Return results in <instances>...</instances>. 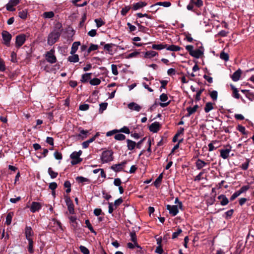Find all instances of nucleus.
<instances>
[{"label":"nucleus","mask_w":254,"mask_h":254,"mask_svg":"<svg viewBox=\"0 0 254 254\" xmlns=\"http://www.w3.org/2000/svg\"><path fill=\"white\" fill-rule=\"evenodd\" d=\"M60 35V32L57 30H55L51 32L48 37V44L49 45L55 44L59 39Z\"/></svg>","instance_id":"f257e3e1"},{"label":"nucleus","mask_w":254,"mask_h":254,"mask_svg":"<svg viewBox=\"0 0 254 254\" xmlns=\"http://www.w3.org/2000/svg\"><path fill=\"white\" fill-rule=\"evenodd\" d=\"M113 152L112 150L104 151L101 155V159L103 163H106L113 160Z\"/></svg>","instance_id":"f03ea898"},{"label":"nucleus","mask_w":254,"mask_h":254,"mask_svg":"<svg viewBox=\"0 0 254 254\" xmlns=\"http://www.w3.org/2000/svg\"><path fill=\"white\" fill-rule=\"evenodd\" d=\"M81 153L82 151L79 150L78 152L74 151L70 154V157L72 159L71 162L72 165H76L82 161V159L80 158Z\"/></svg>","instance_id":"7ed1b4c3"},{"label":"nucleus","mask_w":254,"mask_h":254,"mask_svg":"<svg viewBox=\"0 0 254 254\" xmlns=\"http://www.w3.org/2000/svg\"><path fill=\"white\" fill-rule=\"evenodd\" d=\"M55 50L51 49L47 52L45 55L46 59L47 61L50 64H54L57 62V58L54 55Z\"/></svg>","instance_id":"20e7f679"},{"label":"nucleus","mask_w":254,"mask_h":254,"mask_svg":"<svg viewBox=\"0 0 254 254\" xmlns=\"http://www.w3.org/2000/svg\"><path fill=\"white\" fill-rule=\"evenodd\" d=\"M127 160H124V161L122 162L121 163L113 165L111 167V168L114 172H119L124 170V168L126 164H127Z\"/></svg>","instance_id":"39448f33"},{"label":"nucleus","mask_w":254,"mask_h":254,"mask_svg":"<svg viewBox=\"0 0 254 254\" xmlns=\"http://www.w3.org/2000/svg\"><path fill=\"white\" fill-rule=\"evenodd\" d=\"M26 41V35L21 34L16 36L15 38V46L17 48L20 47Z\"/></svg>","instance_id":"423d86ee"},{"label":"nucleus","mask_w":254,"mask_h":254,"mask_svg":"<svg viewBox=\"0 0 254 254\" xmlns=\"http://www.w3.org/2000/svg\"><path fill=\"white\" fill-rule=\"evenodd\" d=\"M2 37L4 41L3 43L7 46H9L12 37L11 35L8 32L3 31L2 32Z\"/></svg>","instance_id":"0eeeda50"},{"label":"nucleus","mask_w":254,"mask_h":254,"mask_svg":"<svg viewBox=\"0 0 254 254\" xmlns=\"http://www.w3.org/2000/svg\"><path fill=\"white\" fill-rule=\"evenodd\" d=\"M166 208L169 211V213L173 216H176L179 212L178 206L177 205L168 204L166 206Z\"/></svg>","instance_id":"6e6552de"},{"label":"nucleus","mask_w":254,"mask_h":254,"mask_svg":"<svg viewBox=\"0 0 254 254\" xmlns=\"http://www.w3.org/2000/svg\"><path fill=\"white\" fill-rule=\"evenodd\" d=\"M168 99V96L166 94L162 93L160 96V100L162 102L160 103V106L161 107H165L170 104V101L166 102Z\"/></svg>","instance_id":"1a4fd4ad"},{"label":"nucleus","mask_w":254,"mask_h":254,"mask_svg":"<svg viewBox=\"0 0 254 254\" xmlns=\"http://www.w3.org/2000/svg\"><path fill=\"white\" fill-rule=\"evenodd\" d=\"M128 108L131 111L139 112L142 107L135 102H131L127 104Z\"/></svg>","instance_id":"9d476101"},{"label":"nucleus","mask_w":254,"mask_h":254,"mask_svg":"<svg viewBox=\"0 0 254 254\" xmlns=\"http://www.w3.org/2000/svg\"><path fill=\"white\" fill-rule=\"evenodd\" d=\"M160 126L161 125L159 122H154L149 126V130L154 133L157 132L160 129Z\"/></svg>","instance_id":"9b49d317"},{"label":"nucleus","mask_w":254,"mask_h":254,"mask_svg":"<svg viewBox=\"0 0 254 254\" xmlns=\"http://www.w3.org/2000/svg\"><path fill=\"white\" fill-rule=\"evenodd\" d=\"M147 5V3L145 1H139L132 4V8L134 10H137L140 9Z\"/></svg>","instance_id":"f8f14e48"},{"label":"nucleus","mask_w":254,"mask_h":254,"mask_svg":"<svg viewBox=\"0 0 254 254\" xmlns=\"http://www.w3.org/2000/svg\"><path fill=\"white\" fill-rule=\"evenodd\" d=\"M41 208V205L40 203L37 202H32L31 207H30V211L34 213L36 211H39Z\"/></svg>","instance_id":"ddd939ff"},{"label":"nucleus","mask_w":254,"mask_h":254,"mask_svg":"<svg viewBox=\"0 0 254 254\" xmlns=\"http://www.w3.org/2000/svg\"><path fill=\"white\" fill-rule=\"evenodd\" d=\"M242 71L241 69L239 68L231 76L232 79L234 81H237L240 79Z\"/></svg>","instance_id":"4468645a"},{"label":"nucleus","mask_w":254,"mask_h":254,"mask_svg":"<svg viewBox=\"0 0 254 254\" xmlns=\"http://www.w3.org/2000/svg\"><path fill=\"white\" fill-rule=\"evenodd\" d=\"M25 234L27 240L32 239L31 237L33 235V232L31 227L26 226L25 227Z\"/></svg>","instance_id":"2eb2a0df"},{"label":"nucleus","mask_w":254,"mask_h":254,"mask_svg":"<svg viewBox=\"0 0 254 254\" xmlns=\"http://www.w3.org/2000/svg\"><path fill=\"white\" fill-rule=\"evenodd\" d=\"M66 205L69 213L73 214L74 213V205L69 199L66 200Z\"/></svg>","instance_id":"dca6fc26"},{"label":"nucleus","mask_w":254,"mask_h":254,"mask_svg":"<svg viewBox=\"0 0 254 254\" xmlns=\"http://www.w3.org/2000/svg\"><path fill=\"white\" fill-rule=\"evenodd\" d=\"M91 73H86L82 75L80 81L82 83H86L91 79Z\"/></svg>","instance_id":"f3484780"},{"label":"nucleus","mask_w":254,"mask_h":254,"mask_svg":"<svg viewBox=\"0 0 254 254\" xmlns=\"http://www.w3.org/2000/svg\"><path fill=\"white\" fill-rule=\"evenodd\" d=\"M80 45V43L79 42H74L72 45L71 51L70 52V54L71 55H73L77 51L78 46Z\"/></svg>","instance_id":"a211bd4d"},{"label":"nucleus","mask_w":254,"mask_h":254,"mask_svg":"<svg viewBox=\"0 0 254 254\" xmlns=\"http://www.w3.org/2000/svg\"><path fill=\"white\" fill-rule=\"evenodd\" d=\"M198 106L197 105H195L193 107H188L187 108V110L188 111V114L186 115L187 117H190L191 115L195 113Z\"/></svg>","instance_id":"6ab92c4d"},{"label":"nucleus","mask_w":254,"mask_h":254,"mask_svg":"<svg viewBox=\"0 0 254 254\" xmlns=\"http://www.w3.org/2000/svg\"><path fill=\"white\" fill-rule=\"evenodd\" d=\"M203 52L201 51V50L199 49H196L195 50H193L190 55L196 59H198L201 56Z\"/></svg>","instance_id":"aec40b11"},{"label":"nucleus","mask_w":254,"mask_h":254,"mask_svg":"<svg viewBox=\"0 0 254 254\" xmlns=\"http://www.w3.org/2000/svg\"><path fill=\"white\" fill-rule=\"evenodd\" d=\"M127 148L129 150H133L136 146L135 142H134L131 140L128 139L127 140Z\"/></svg>","instance_id":"412c9836"},{"label":"nucleus","mask_w":254,"mask_h":254,"mask_svg":"<svg viewBox=\"0 0 254 254\" xmlns=\"http://www.w3.org/2000/svg\"><path fill=\"white\" fill-rule=\"evenodd\" d=\"M115 46V44L111 43V44H106L104 45V49L106 51H108L109 54L110 55L113 54V50L112 48Z\"/></svg>","instance_id":"4be33fe9"},{"label":"nucleus","mask_w":254,"mask_h":254,"mask_svg":"<svg viewBox=\"0 0 254 254\" xmlns=\"http://www.w3.org/2000/svg\"><path fill=\"white\" fill-rule=\"evenodd\" d=\"M195 164L197 169L199 170L201 169L207 165V163L200 159H198Z\"/></svg>","instance_id":"5701e85b"},{"label":"nucleus","mask_w":254,"mask_h":254,"mask_svg":"<svg viewBox=\"0 0 254 254\" xmlns=\"http://www.w3.org/2000/svg\"><path fill=\"white\" fill-rule=\"evenodd\" d=\"M79 57L77 55L73 54L68 57V61L71 63H76L79 61Z\"/></svg>","instance_id":"b1692460"},{"label":"nucleus","mask_w":254,"mask_h":254,"mask_svg":"<svg viewBox=\"0 0 254 254\" xmlns=\"http://www.w3.org/2000/svg\"><path fill=\"white\" fill-rule=\"evenodd\" d=\"M171 3L169 1H162L158 2L152 5V7H154L157 5L163 6L165 7H168L171 5Z\"/></svg>","instance_id":"393cba45"},{"label":"nucleus","mask_w":254,"mask_h":254,"mask_svg":"<svg viewBox=\"0 0 254 254\" xmlns=\"http://www.w3.org/2000/svg\"><path fill=\"white\" fill-rule=\"evenodd\" d=\"M181 47L178 46H176L174 45H171L168 46L167 45V48L166 49L168 51H179L181 50Z\"/></svg>","instance_id":"a878e982"},{"label":"nucleus","mask_w":254,"mask_h":254,"mask_svg":"<svg viewBox=\"0 0 254 254\" xmlns=\"http://www.w3.org/2000/svg\"><path fill=\"white\" fill-rule=\"evenodd\" d=\"M231 88L233 90V96L236 99H239L240 95L238 93V89L232 84L231 85Z\"/></svg>","instance_id":"bb28decb"},{"label":"nucleus","mask_w":254,"mask_h":254,"mask_svg":"<svg viewBox=\"0 0 254 254\" xmlns=\"http://www.w3.org/2000/svg\"><path fill=\"white\" fill-rule=\"evenodd\" d=\"M130 239L131 241L134 243V244L136 245V247L137 248H139V246L138 245L137 243V239H136V236L135 235V233L134 231H132L130 233Z\"/></svg>","instance_id":"cd10ccee"},{"label":"nucleus","mask_w":254,"mask_h":254,"mask_svg":"<svg viewBox=\"0 0 254 254\" xmlns=\"http://www.w3.org/2000/svg\"><path fill=\"white\" fill-rule=\"evenodd\" d=\"M250 186L246 185L243 186L239 190L236 191V192L239 196L242 193L246 192L250 189Z\"/></svg>","instance_id":"c85d7f7f"},{"label":"nucleus","mask_w":254,"mask_h":254,"mask_svg":"<svg viewBox=\"0 0 254 254\" xmlns=\"http://www.w3.org/2000/svg\"><path fill=\"white\" fill-rule=\"evenodd\" d=\"M251 161L250 159L247 158L246 160V162L243 163L240 167L243 170H247L249 166L250 162Z\"/></svg>","instance_id":"c756f323"},{"label":"nucleus","mask_w":254,"mask_h":254,"mask_svg":"<svg viewBox=\"0 0 254 254\" xmlns=\"http://www.w3.org/2000/svg\"><path fill=\"white\" fill-rule=\"evenodd\" d=\"M167 44H153L152 48L155 50H160L163 49H166Z\"/></svg>","instance_id":"7c9ffc66"},{"label":"nucleus","mask_w":254,"mask_h":254,"mask_svg":"<svg viewBox=\"0 0 254 254\" xmlns=\"http://www.w3.org/2000/svg\"><path fill=\"white\" fill-rule=\"evenodd\" d=\"M48 172L52 179L56 178L58 175V173L57 172L54 171L52 168L51 167H49L48 168Z\"/></svg>","instance_id":"2f4dec72"},{"label":"nucleus","mask_w":254,"mask_h":254,"mask_svg":"<svg viewBox=\"0 0 254 254\" xmlns=\"http://www.w3.org/2000/svg\"><path fill=\"white\" fill-rule=\"evenodd\" d=\"M76 180L79 183H85L89 182V180L82 176H78L76 178Z\"/></svg>","instance_id":"473e14b6"},{"label":"nucleus","mask_w":254,"mask_h":254,"mask_svg":"<svg viewBox=\"0 0 254 254\" xmlns=\"http://www.w3.org/2000/svg\"><path fill=\"white\" fill-rule=\"evenodd\" d=\"M157 55V53L154 51H148L145 53V57L149 58H153Z\"/></svg>","instance_id":"72a5a7b5"},{"label":"nucleus","mask_w":254,"mask_h":254,"mask_svg":"<svg viewBox=\"0 0 254 254\" xmlns=\"http://www.w3.org/2000/svg\"><path fill=\"white\" fill-rule=\"evenodd\" d=\"M163 178V175L162 174H161L159 175L158 177L155 180V181L154 182V185L156 187H158L160 186V184L162 181Z\"/></svg>","instance_id":"f704fd0d"},{"label":"nucleus","mask_w":254,"mask_h":254,"mask_svg":"<svg viewBox=\"0 0 254 254\" xmlns=\"http://www.w3.org/2000/svg\"><path fill=\"white\" fill-rule=\"evenodd\" d=\"M131 8L132 7L129 5L126 6L122 8V10L121 11V14L123 16L126 15Z\"/></svg>","instance_id":"c9c22d12"},{"label":"nucleus","mask_w":254,"mask_h":254,"mask_svg":"<svg viewBox=\"0 0 254 254\" xmlns=\"http://www.w3.org/2000/svg\"><path fill=\"white\" fill-rule=\"evenodd\" d=\"M213 108L212 103L211 102H208L205 105L204 111L206 113H208L213 109Z\"/></svg>","instance_id":"e433bc0d"},{"label":"nucleus","mask_w":254,"mask_h":254,"mask_svg":"<svg viewBox=\"0 0 254 254\" xmlns=\"http://www.w3.org/2000/svg\"><path fill=\"white\" fill-rule=\"evenodd\" d=\"M195 6L197 7H200L203 5V1L202 0H190Z\"/></svg>","instance_id":"4c0bfd02"},{"label":"nucleus","mask_w":254,"mask_h":254,"mask_svg":"<svg viewBox=\"0 0 254 254\" xmlns=\"http://www.w3.org/2000/svg\"><path fill=\"white\" fill-rule=\"evenodd\" d=\"M90 84L92 85H98L101 83V80L100 79L97 78H94L92 79H91L89 81Z\"/></svg>","instance_id":"58836bf2"},{"label":"nucleus","mask_w":254,"mask_h":254,"mask_svg":"<svg viewBox=\"0 0 254 254\" xmlns=\"http://www.w3.org/2000/svg\"><path fill=\"white\" fill-rule=\"evenodd\" d=\"M79 130L80 131L79 135L81 136L82 139H84L87 137V134L88 133V130H84L81 128H79Z\"/></svg>","instance_id":"ea45409f"},{"label":"nucleus","mask_w":254,"mask_h":254,"mask_svg":"<svg viewBox=\"0 0 254 254\" xmlns=\"http://www.w3.org/2000/svg\"><path fill=\"white\" fill-rule=\"evenodd\" d=\"M28 252L32 254L34 253V250H33V242L32 239H29V240H28Z\"/></svg>","instance_id":"a19ab883"},{"label":"nucleus","mask_w":254,"mask_h":254,"mask_svg":"<svg viewBox=\"0 0 254 254\" xmlns=\"http://www.w3.org/2000/svg\"><path fill=\"white\" fill-rule=\"evenodd\" d=\"M85 223L86 227H87L89 230L92 232L96 234V232L94 231L92 225L91 224L89 220H86Z\"/></svg>","instance_id":"79ce46f5"},{"label":"nucleus","mask_w":254,"mask_h":254,"mask_svg":"<svg viewBox=\"0 0 254 254\" xmlns=\"http://www.w3.org/2000/svg\"><path fill=\"white\" fill-rule=\"evenodd\" d=\"M95 22L97 28H99L105 24V22H104L101 18L95 19Z\"/></svg>","instance_id":"37998d69"},{"label":"nucleus","mask_w":254,"mask_h":254,"mask_svg":"<svg viewBox=\"0 0 254 254\" xmlns=\"http://www.w3.org/2000/svg\"><path fill=\"white\" fill-rule=\"evenodd\" d=\"M13 214L12 213H9L7 214L6 217L5 223L7 225H10L11 223L12 218Z\"/></svg>","instance_id":"c03bdc74"},{"label":"nucleus","mask_w":254,"mask_h":254,"mask_svg":"<svg viewBox=\"0 0 254 254\" xmlns=\"http://www.w3.org/2000/svg\"><path fill=\"white\" fill-rule=\"evenodd\" d=\"M114 138L117 140H124L126 139V136L123 134H117L115 135Z\"/></svg>","instance_id":"a18cd8bd"},{"label":"nucleus","mask_w":254,"mask_h":254,"mask_svg":"<svg viewBox=\"0 0 254 254\" xmlns=\"http://www.w3.org/2000/svg\"><path fill=\"white\" fill-rule=\"evenodd\" d=\"M230 151V147L229 148L226 147V148H223V159H226L228 157Z\"/></svg>","instance_id":"49530a36"},{"label":"nucleus","mask_w":254,"mask_h":254,"mask_svg":"<svg viewBox=\"0 0 254 254\" xmlns=\"http://www.w3.org/2000/svg\"><path fill=\"white\" fill-rule=\"evenodd\" d=\"M237 128L240 132L242 133L243 134H247V131H246V128H245V127H244L242 125H239L237 127Z\"/></svg>","instance_id":"de8ad7c7"},{"label":"nucleus","mask_w":254,"mask_h":254,"mask_svg":"<svg viewBox=\"0 0 254 254\" xmlns=\"http://www.w3.org/2000/svg\"><path fill=\"white\" fill-rule=\"evenodd\" d=\"M218 93L216 91L213 90L210 93V96L213 101H216L217 98Z\"/></svg>","instance_id":"09e8293b"},{"label":"nucleus","mask_w":254,"mask_h":254,"mask_svg":"<svg viewBox=\"0 0 254 254\" xmlns=\"http://www.w3.org/2000/svg\"><path fill=\"white\" fill-rule=\"evenodd\" d=\"M44 17L46 18H51L54 17V13L53 11L45 12L43 14Z\"/></svg>","instance_id":"8fccbe9b"},{"label":"nucleus","mask_w":254,"mask_h":254,"mask_svg":"<svg viewBox=\"0 0 254 254\" xmlns=\"http://www.w3.org/2000/svg\"><path fill=\"white\" fill-rule=\"evenodd\" d=\"M98 48V46L97 45H95V44H91V45L90 46V47H89V48L87 50V52H88V53H89L92 51H95V50H97Z\"/></svg>","instance_id":"3c124183"},{"label":"nucleus","mask_w":254,"mask_h":254,"mask_svg":"<svg viewBox=\"0 0 254 254\" xmlns=\"http://www.w3.org/2000/svg\"><path fill=\"white\" fill-rule=\"evenodd\" d=\"M108 103H102L100 104V109L99 112L100 113H102L104 110H105L107 107Z\"/></svg>","instance_id":"603ef678"},{"label":"nucleus","mask_w":254,"mask_h":254,"mask_svg":"<svg viewBox=\"0 0 254 254\" xmlns=\"http://www.w3.org/2000/svg\"><path fill=\"white\" fill-rule=\"evenodd\" d=\"M79 249L81 253H82L83 254H89V250L85 246H80L79 247Z\"/></svg>","instance_id":"864d4df0"},{"label":"nucleus","mask_w":254,"mask_h":254,"mask_svg":"<svg viewBox=\"0 0 254 254\" xmlns=\"http://www.w3.org/2000/svg\"><path fill=\"white\" fill-rule=\"evenodd\" d=\"M123 132V133H125L126 134L130 133V131H129V128L126 126L124 127H123L121 128L120 129L118 130V132Z\"/></svg>","instance_id":"5fc2aeb1"},{"label":"nucleus","mask_w":254,"mask_h":254,"mask_svg":"<svg viewBox=\"0 0 254 254\" xmlns=\"http://www.w3.org/2000/svg\"><path fill=\"white\" fill-rule=\"evenodd\" d=\"M19 16L22 19H25L27 17V12L26 10H22L19 12Z\"/></svg>","instance_id":"6e6d98bb"},{"label":"nucleus","mask_w":254,"mask_h":254,"mask_svg":"<svg viewBox=\"0 0 254 254\" xmlns=\"http://www.w3.org/2000/svg\"><path fill=\"white\" fill-rule=\"evenodd\" d=\"M181 229L178 228L176 232H175L172 234V239H174L178 237V236L182 233Z\"/></svg>","instance_id":"4d7b16f0"},{"label":"nucleus","mask_w":254,"mask_h":254,"mask_svg":"<svg viewBox=\"0 0 254 254\" xmlns=\"http://www.w3.org/2000/svg\"><path fill=\"white\" fill-rule=\"evenodd\" d=\"M6 9L7 10L9 11H13L15 10L13 7L9 2L5 5Z\"/></svg>","instance_id":"13d9d810"},{"label":"nucleus","mask_w":254,"mask_h":254,"mask_svg":"<svg viewBox=\"0 0 254 254\" xmlns=\"http://www.w3.org/2000/svg\"><path fill=\"white\" fill-rule=\"evenodd\" d=\"M233 212H234V210L232 209H230V210H228V211H227L226 212H225V214H226L225 218L227 219H230L231 217V216H232Z\"/></svg>","instance_id":"bf43d9fd"},{"label":"nucleus","mask_w":254,"mask_h":254,"mask_svg":"<svg viewBox=\"0 0 254 254\" xmlns=\"http://www.w3.org/2000/svg\"><path fill=\"white\" fill-rule=\"evenodd\" d=\"M55 158L57 160H62V154L61 153L58 151H55L54 154Z\"/></svg>","instance_id":"052dcab7"},{"label":"nucleus","mask_w":254,"mask_h":254,"mask_svg":"<svg viewBox=\"0 0 254 254\" xmlns=\"http://www.w3.org/2000/svg\"><path fill=\"white\" fill-rule=\"evenodd\" d=\"M123 202V199L122 198H118L116 200L113 204V205L115 207V208L119 206Z\"/></svg>","instance_id":"680f3d73"},{"label":"nucleus","mask_w":254,"mask_h":254,"mask_svg":"<svg viewBox=\"0 0 254 254\" xmlns=\"http://www.w3.org/2000/svg\"><path fill=\"white\" fill-rule=\"evenodd\" d=\"M112 72L114 75H117L118 74L117 67L115 64H112Z\"/></svg>","instance_id":"e2e57ef3"},{"label":"nucleus","mask_w":254,"mask_h":254,"mask_svg":"<svg viewBox=\"0 0 254 254\" xmlns=\"http://www.w3.org/2000/svg\"><path fill=\"white\" fill-rule=\"evenodd\" d=\"M109 210L108 212L109 213L111 214L113 213V211L116 209L115 207L113 205V204L111 202H109Z\"/></svg>","instance_id":"0e129e2a"},{"label":"nucleus","mask_w":254,"mask_h":254,"mask_svg":"<svg viewBox=\"0 0 254 254\" xmlns=\"http://www.w3.org/2000/svg\"><path fill=\"white\" fill-rule=\"evenodd\" d=\"M89 105L86 104H84L79 106V109L81 111H86L89 109Z\"/></svg>","instance_id":"69168bd1"},{"label":"nucleus","mask_w":254,"mask_h":254,"mask_svg":"<svg viewBox=\"0 0 254 254\" xmlns=\"http://www.w3.org/2000/svg\"><path fill=\"white\" fill-rule=\"evenodd\" d=\"M127 25L129 28V32H134L136 29V27L134 25H131V23H130L129 22H128L127 23Z\"/></svg>","instance_id":"338daca9"},{"label":"nucleus","mask_w":254,"mask_h":254,"mask_svg":"<svg viewBox=\"0 0 254 254\" xmlns=\"http://www.w3.org/2000/svg\"><path fill=\"white\" fill-rule=\"evenodd\" d=\"M97 32L95 29H92L88 32V35L92 37L95 36Z\"/></svg>","instance_id":"774afa93"}]
</instances>
